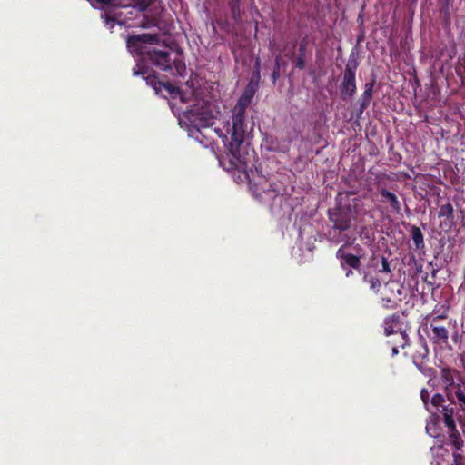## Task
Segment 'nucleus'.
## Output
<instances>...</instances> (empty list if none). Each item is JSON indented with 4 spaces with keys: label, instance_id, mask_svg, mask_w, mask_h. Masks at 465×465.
<instances>
[{
    "label": "nucleus",
    "instance_id": "obj_1",
    "mask_svg": "<svg viewBox=\"0 0 465 465\" xmlns=\"http://www.w3.org/2000/svg\"><path fill=\"white\" fill-rule=\"evenodd\" d=\"M158 41L159 36L156 34L132 35L126 38V46L130 52L140 54L144 61L150 62L160 70L182 76L186 71V65L181 52H176L172 57L173 53L167 49L145 50L142 47L143 44L157 43Z\"/></svg>",
    "mask_w": 465,
    "mask_h": 465
},
{
    "label": "nucleus",
    "instance_id": "obj_2",
    "mask_svg": "<svg viewBox=\"0 0 465 465\" xmlns=\"http://www.w3.org/2000/svg\"><path fill=\"white\" fill-rule=\"evenodd\" d=\"M245 109L234 106L232 114L231 142L228 151L231 155V164L236 169H245L249 162L248 153L243 148V143L247 134L245 123Z\"/></svg>",
    "mask_w": 465,
    "mask_h": 465
},
{
    "label": "nucleus",
    "instance_id": "obj_3",
    "mask_svg": "<svg viewBox=\"0 0 465 465\" xmlns=\"http://www.w3.org/2000/svg\"><path fill=\"white\" fill-rule=\"evenodd\" d=\"M328 218L332 223L329 231L331 242L335 243L343 242L345 244H351V237L347 234H342L351 225V211L343 208L330 209L328 211Z\"/></svg>",
    "mask_w": 465,
    "mask_h": 465
},
{
    "label": "nucleus",
    "instance_id": "obj_4",
    "mask_svg": "<svg viewBox=\"0 0 465 465\" xmlns=\"http://www.w3.org/2000/svg\"><path fill=\"white\" fill-rule=\"evenodd\" d=\"M184 117L190 124L189 132L193 134L194 132H200L202 128L211 127L214 124L213 114L203 107H192L185 111Z\"/></svg>",
    "mask_w": 465,
    "mask_h": 465
},
{
    "label": "nucleus",
    "instance_id": "obj_5",
    "mask_svg": "<svg viewBox=\"0 0 465 465\" xmlns=\"http://www.w3.org/2000/svg\"><path fill=\"white\" fill-rule=\"evenodd\" d=\"M357 60L350 56L346 64L342 75V81L340 86L341 95L343 100L351 98L356 94V71L358 68Z\"/></svg>",
    "mask_w": 465,
    "mask_h": 465
},
{
    "label": "nucleus",
    "instance_id": "obj_6",
    "mask_svg": "<svg viewBox=\"0 0 465 465\" xmlns=\"http://www.w3.org/2000/svg\"><path fill=\"white\" fill-rule=\"evenodd\" d=\"M402 291L395 281L385 283L381 292V303L385 309H395L401 301Z\"/></svg>",
    "mask_w": 465,
    "mask_h": 465
},
{
    "label": "nucleus",
    "instance_id": "obj_7",
    "mask_svg": "<svg viewBox=\"0 0 465 465\" xmlns=\"http://www.w3.org/2000/svg\"><path fill=\"white\" fill-rule=\"evenodd\" d=\"M447 401L446 395L435 393L430 400V404L442 415L444 424L452 426V422H455L456 404L450 401L447 403Z\"/></svg>",
    "mask_w": 465,
    "mask_h": 465
},
{
    "label": "nucleus",
    "instance_id": "obj_8",
    "mask_svg": "<svg viewBox=\"0 0 465 465\" xmlns=\"http://www.w3.org/2000/svg\"><path fill=\"white\" fill-rule=\"evenodd\" d=\"M256 76V80L252 77L248 84L245 86L242 94L239 97L235 106L239 107V109L247 110L248 106L252 103V98L254 97L257 90H258V81L260 78V71H259V62H257V69L254 73Z\"/></svg>",
    "mask_w": 465,
    "mask_h": 465
},
{
    "label": "nucleus",
    "instance_id": "obj_9",
    "mask_svg": "<svg viewBox=\"0 0 465 465\" xmlns=\"http://www.w3.org/2000/svg\"><path fill=\"white\" fill-rule=\"evenodd\" d=\"M348 244H343L341 246L338 251L336 252V257L339 259L341 266L342 269L346 270L347 268L360 269L361 263V256L355 255L352 253L346 252L344 251L345 246Z\"/></svg>",
    "mask_w": 465,
    "mask_h": 465
},
{
    "label": "nucleus",
    "instance_id": "obj_10",
    "mask_svg": "<svg viewBox=\"0 0 465 465\" xmlns=\"http://www.w3.org/2000/svg\"><path fill=\"white\" fill-rule=\"evenodd\" d=\"M133 74L141 75L146 81V84L152 86L157 94L162 91V82L158 80L155 73L150 72L149 69L143 65L137 64L133 68Z\"/></svg>",
    "mask_w": 465,
    "mask_h": 465
},
{
    "label": "nucleus",
    "instance_id": "obj_11",
    "mask_svg": "<svg viewBox=\"0 0 465 465\" xmlns=\"http://www.w3.org/2000/svg\"><path fill=\"white\" fill-rule=\"evenodd\" d=\"M456 377L459 378V381L464 384V381H462L460 377V373L459 371L451 368H442L440 371V379L442 382L445 384L444 387V393H448V391L450 389L453 390L456 388L458 383H455Z\"/></svg>",
    "mask_w": 465,
    "mask_h": 465
},
{
    "label": "nucleus",
    "instance_id": "obj_12",
    "mask_svg": "<svg viewBox=\"0 0 465 465\" xmlns=\"http://www.w3.org/2000/svg\"><path fill=\"white\" fill-rule=\"evenodd\" d=\"M465 387L462 384H457L456 388L453 390H449L448 393H446V398L448 401L455 403L459 405L460 408L465 411Z\"/></svg>",
    "mask_w": 465,
    "mask_h": 465
},
{
    "label": "nucleus",
    "instance_id": "obj_13",
    "mask_svg": "<svg viewBox=\"0 0 465 465\" xmlns=\"http://www.w3.org/2000/svg\"><path fill=\"white\" fill-rule=\"evenodd\" d=\"M438 216L444 217L445 220L440 223L442 229H450L454 225V209L450 203L442 204L440 207Z\"/></svg>",
    "mask_w": 465,
    "mask_h": 465
},
{
    "label": "nucleus",
    "instance_id": "obj_14",
    "mask_svg": "<svg viewBox=\"0 0 465 465\" xmlns=\"http://www.w3.org/2000/svg\"><path fill=\"white\" fill-rule=\"evenodd\" d=\"M445 315H438L432 319L430 323V329L433 334V338L438 342L446 343L449 338L448 330L444 326H440L437 324V322L440 319H444Z\"/></svg>",
    "mask_w": 465,
    "mask_h": 465
},
{
    "label": "nucleus",
    "instance_id": "obj_15",
    "mask_svg": "<svg viewBox=\"0 0 465 465\" xmlns=\"http://www.w3.org/2000/svg\"><path fill=\"white\" fill-rule=\"evenodd\" d=\"M383 328H384V334L386 336H390L395 332H397L398 330H401V317L397 313H393L388 317H386L383 321Z\"/></svg>",
    "mask_w": 465,
    "mask_h": 465
},
{
    "label": "nucleus",
    "instance_id": "obj_16",
    "mask_svg": "<svg viewBox=\"0 0 465 465\" xmlns=\"http://www.w3.org/2000/svg\"><path fill=\"white\" fill-rule=\"evenodd\" d=\"M379 193L381 197V202L389 203L391 208L395 213H399L401 212V203L397 197V195L386 188H379Z\"/></svg>",
    "mask_w": 465,
    "mask_h": 465
},
{
    "label": "nucleus",
    "instance_id": "obj_17",
    "mask_svg": "<svg viewBox=\"0 0 465 465\" xmlns=\"http://www.w3.org/2000/svg\"><path fill=\"white\" fill-rule=\"evenodd\" d=\"M307 46H308V40L306 38L302 39L299 44L297 57L294 58L293 52L290 55V59L293 60L295 63V67L300 70H303L306 66L305 54H306Z\"/></svg>",
    "mask_w": 465,
    "mask_h": 465
},
{
    "label": "nucleus",
    "instance_id": "obj_18",
    "mask_svg": "<svg viewBox=\"0 0 465 465\" xmlns=\"http://www.w3.org/2000/svg\"><path fill=\"white\" fill-rule=\"evenodd\" d=\"M375 81L366 83L364 85V91L360 98V113L361 114L370 105L372 99L373 87Z\"/></svg>",
    "mask_w": 465,
    "mask_h": 465
},
{
    "label": "nucleus",
    "instance_id": "obj_19",
    "mask_svg": "<svg viewBox=\"0 0 465 465\" xmlns=\"http://www.w3.org/2000/svg\"><path fill=\"white\" fill-rule=\"evenodd\" d=\"M448 428L449 441L456 450H461L463 448V440L456 428V423L452 422V426L445 425Z\"/></svg>",
    "mask_w": 465,
    "mask_h": 465
},
{
    "label": "nucleus",
    "instance_id": "obj_20",
    "mask_svg": "<svg viewBox=\"0 0 465 465\" xmlns=\"http://www.w3.org/2000/svg\"><path fill=\"white\" fill-rule=\"evenodd\" d=\"M411 238L413 240L415 248L417 250L423 249L425 247L424 237H423V233L421 232V230L420 229V227H418L416 225H412L411 228Z\"/></svg>",
    "mask_w": 465,
    "mask_h": 465
},
{
    "label": "nucleus",
    "instance_id": "obj_21",
    "mask_svg": "<svg viewBox=\"0 0 465 465\" xmlns=\"http://www.w3.org/2000/svg\"><path fill=\"white\" fill-rule=\"evenodd\" d=\"M228 6L232 19L239 23L242 21L241 0H228Z\"/></svg>",
    "mask_w": 465,
    "mask_h": 465
},
{
    "label": "nucleus",
    "instance_id": "obj_22",
    "mask_svg": "<svg viewBox=\"0 0 465 465\" xmlns=\"http://www.w3.org/2000/svg\"><path fill=\"white\" fill-rule=\"evenodd\" d=\"M363 282L370 285V289L374 292H378L381 287V281L378 277L373 275L365 274L363 276Z\"/></svg>",
    "mask_w": 465,
    "mask_h": 465
},
{
    "label": "nucleus",
    "instance_id": "obj_23",
    "mask_svg": "<svg viewBox=\"0 0 465 465\" xmlns=\"http://www.w3.org/2000/svg\"><path fill=\"white\" fill-rule=\"evenodd\" d=\"M456 73L460 78L465 77V53L457 61Z\"/></svg>",
    "mask_w": 465,
    "mask_h": 465
},
{
    "label": "nucleus",
    "instance_id": "obj_24",
    "mask_svg": "<svg viewBox=\"0 0 465 465\" xmlns=\"http://www.w3.org/2000/svg\"><path fill=\"white\" fill-rule=\"evenodd\" d=\"M360 238L365 243L371 242L372 241L371 229L367 226H362L360 231Z\"/></svg>",
    "mask_w": 465,
    "mask_h": 465
},
{
    "label": "nucleus",
    "instance_id": "obj_25",
    "mask_svg": "<svg viewBox=\"0 0 465 465\" xmlns=\"http://www.w3.org/2000/svg\"><path fill=\"white\" fill-rule=\"evenodd\" d=\"M162 89H164L165 91H167V93L172 96H174L180 93L179 88L175 87L173 84H172L169 82H165V83L162 82Z\"/></svg>",
    "mask_w": 465,
    "mask_h": 465
},
{
    "label": "nucleus",
    "instance_id": "obj_26",
    "mask_svg": "<svg viewBox=\"0 0 465 465\" xmlns=\"http://www.w3.org/2000/svg\"><path fill=\"white\" fill-rule=\"evenodd\" d=\"M154 0H137L134 7H136L140 12H144Z\"/></svg>",
    "mask_w": 465,
    "mask_h": 465
},
{
    "label": "nucleus",
    "instance_id": "obj_27",
    "mask_svg": "<svg viewBox=\"0 0 465 465\" xmlns=\"http://www.w3.org/2000/svg\"><path fill=\"white\" fill-rule=\"evenodd\" d=\"M101 18L103 19L104 23L106 25H110V28L113 29L115 25V19L114 17H112L109 14L105 13L101 15Z\"/></svg>",
    "mask_w": 465,
    "mask_h": 465
},
{
    "label": "nucleus",
    "instance_id": "obj_28",
    "mask_svg": "<svg viewBox=\"0 0 465 465\" xmlns=\"http://www.w3.org/2000/svg\"><path fill=\"white\" fill-rule=\"evenodd\" d=\"M379 272H387V273L391 272V263L388 261V259L384 256L381 257V269H380Z\"/></svg>",
    "mask_w": 465,
    "mask_h": 465
},
{
    "label": "nucleus",
    "instance_id": "obj_29",
    "mask_svg": "<svg viewBox=\"0 0 465 465\" xmlns=\"http://www.w3.org/2000/svg\"><path fill=\"white\" fill-rule=\"evenodd\" d=\"M420 399H421L422 402L424 403L425 407L428 409V404L430 401V392H429L428 389H426V388L421 389Z\"/></svg>",
    "mask_w": 465,
    "mask_h": 465
},
{
    "label": "nucleus",
    "instance_id": "obj_30",
    "mask_svg": "<svg viewBox=\"0 0 465 465\" xmlns=\"http://www.w3.org/2000/svg\"><path fill=\"white\" fill-rule=\"evenodd\" d=\"M99 4L103 5H113V6H125V5L121 4L118 0H96Z\"/></svg>",
    "mask_w": 465,
    "mask_h": 465
},
{
    "label": "nucleus",
    "instance_id": "obj_31",
    "mask_svg": "<svg viewBox=\"0 0 465 465\" xmlns=\"http://www.w3.org/2000/svg\"><path fill=\"white\" fill-rule=\"evenodd\" d=\"M157 23L155 19H149L147 17L144 18V20L141 23V26L143 28H151L153 26H156Z\"/></svg>",
    "mask_w": 465,
    "mask_h": 465
},
{
    "label": "nucleus",
    "instance_id": "obj_32",
    "mask_svg": "<svg viewBox=\"0 0 465 465\" xmlns=\"http://www.w3.org/2000/svg\"><path fill=\"white\" fill-rule=\"evenodd\" d=\"M463 455L459 453L458 450L453 452V462L455 465H463Z\"/></svg>",
    "mask_w": 465,
    "mask_h": 465
},
{
    "label": "nucleus",
    "instance_id": "obj_33",
    "mask_svg": "<svg viewBox=\"0 0 465 465\" xmlns=\"http://www.w3.org/2000/svg\"><path fill=\"white\" fill-rule=\"evenodd\" d=\"M401 338L402 340V342H400V346L401 348H404L406 345H409V337L405 331H401Z\"/></svg>",
    "mask_w": 465,
    "mask_h": 465
},
{
    "label": "nucleus",
    "instance_id": "obj_34",
    "mask_svg": "<svg viewBox=\"0 0 465 465\" xmlns=\"http://www.w3.org/2000/svg\"><path fill=\"white\" fill-rule=\"evenodd\" d=\"M280 60H281L280 56H277L275 58V64H274V68L273 69L276 70V71H280V68H281Z\"/></svg>",
    "mask_w": 465,
    "mask_h": 465
},
{
    "label": "nucleus",
    "instance_id": "obj_35",
    "mask_svg": "<svg viewBox=\"0 0 465 465\" xmlns=\"http://www.w3.org/2000/svg\"><path fill=\"white\" fill-rule=\"evenodd\" d=\"M280 76V71H276L273 69V72L272 74V77L273 79V82H275Z\"/></svg>",
    "mask_w": 465,
    "mask_h": 465
},
{
    "label": "nucleus",
    "instance_id": "obj_36",
    "mask_svg": "<svg viewBox=\"0 0 465 465\" xmlns=\"http://www.w3.org/2000/svg\"><path fill=\"white\" fill-rule=\"evenodd\" d=\"M422 350H423V352H422V353H420V356H421L422 358H426V357L428 356V353H429V350H428L427 346H426V345H423V346H422Z\"/></svg>",
    "mask_w": 465,
    "mask_h": 465
},
{
    "label": "nucleus",
    "instance_id": "obj_37",
    "mask_svg": "<svg viewBox=\"0 0 465 465\" xmlns=\"http://www.w3.org/2000/svg\"><path fill=\"white\" fill-rule=\"evenodd\" d=\"M352 274H353L352 270H351V269H349V270H347V271H346L345 276H346L347 278H349V277H351Z\"/></svg>",
    "mask_w": 465,
    "mask_h": 465
},
{
    "label": "nucleus",
    "instance_id": "obj_38",
    "mask_svg": "<svg viewBox=\"0 0 465 465\" xmlns=\"http://www.w3.org/2000/svg\"><path fill=\"white\" fill-rule=\"evenodd\" d=\"M398 353H399V351H398L397 347H393V348H392V355H393V356H395V355H397Z\"/></svg>",
    "mask_w": 465,
    "mask_h": 465
},
{
    "label": "nucleus",
    "instance_id": "obj_39",
    "mask_svg": "<svg viewBox=\"0 0 465 465\" xmlns=\"http://www.w3.org/2000/svg\"><path fill=\"white\" fill-rule=\"evenodd\" d=\"M432 465H440V462L436 461L435 463H433Z\"/></svg>",
    "mask_w": 465,
    "mask_h": 465
},
{
    "label": "nucleus",
    "instance_id": "obj_40",
    "mask_svg": "<svg viewBox=\"0 0 465 465\" xmlns=\"http://www.w3.org/2000/svg\"><path fill=\"white\" fill-rule=\"evenodd\" d=\"M426 430H427V431L429 432V430H430V427H429V426H427V427H426Z\"/></svg>",
    "mask_w": 465,
    "mask_h": 465
}]
</instances>
